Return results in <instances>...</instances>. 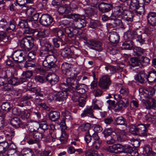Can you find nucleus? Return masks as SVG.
<instances>
[{"label":"nucleus","mask_w":156,"mask_h":156,"mask_svg":"<svg viewBox=\"0 0 156 156\" xmlns=\"http://www.w3.org/2000/svg\"><path fill=\"white\" fill-rule=\"evenodd\" d=\"M65 83H61L59 86V88L62 90L58 91L55 94V100L56 101L60 102L61 104L65 102L69 95V90L67 88H63V86H66Z\"/></svg>","instance_id":"f257e3e1"},{"label":"nucleus","mask_w":156,"mask_h":156,"mask_svg":"<svg viewBox=\"0 0 156 156\" xmlns=\"http://www.w3.org/2000/svg\"><path fill=\"white\" fill-rule=\"evenodd\" d=\"M20 46L22 50L30 51L34 46V40L30 36H27L21 40Z\"/></svg>","instance_id":"f03ea898"},{"label":"nucleus","mask_w":156,"mask_h":156,"mask_svg":"<svg viewBox=\"0 0 156 156\" xmlns=\"http://www.w3.org/2000/svg\"><path fill=\"white\" fill-rule=\"evenodd\" d=\"M20 83H21L20 81V79L19 80L16 77H12L8 81H7L5 79L0 77V86L2 87V88H4L6 90L11 88L9 87V85H17Z\"/></svg>","instance_id":"7ed1b4c3"},{"label":"nucleus","mask_w":156,"mask_h":156,"mask_svg":"<svg viewBox=\"0 0 156 156\" xmlns=\"http://www.w3.org/2000/svg\"><path fill=\"white\" fill-rule=\"evenodd\" d=\"M111 84L110 76L107 75L102 76L99 78L98 85L102 89H108Z\"/></svg>","instance_id":"20e7f679"},{"label":"nucleus","mask_w":156,"mask_h":156,"mask_svg":"<svg viewBox=\"0 0 156 156\" xmlns=\"http://www.w3.org/2000/svg\"><path fill=\"white\" fill-rule=\"evenodd\" d=\"M56 61V58L54 55H50L46 57L42 63L46 68L50 69L54 67Z\"/></svg>","instance_id":"39448f33"},{"label":"nucleus","mask_w":156,"mask_h":156,"mask_svg":"<svg viewBox=\"0 0 156 156\" xmlns=\"http://www.w3.org/2000/svg\"><path fill=\"white\" fill-rule=\"evenodd\" d=\"M24 51L22 50H17L14 51L11 56L14 61L21 62L26 60L25 55L26 53Z\"/></svg>","instance_id":"423d86ee"},{"label":"nucleus","mask_w":156,"mask_h":156,"mask_svg":"<svg viewBox=\"0 0 156 156\" xmlns=\"http://www.w3.org/2000/svg\"><path fill=\"white\" fill-rule=\"evenodd\" d=\"M133 54L135 56H142V61L144 63L146 62L145 60L149 61V59L145 56L146 55V51L145 50L138 47H135L133 49Z\"/></svg>","instance_id":"0eeeda50"},{"label":"nucleus","mask_w":156,"mask_h":156,"mask_svg":"<svg viewBox=\"0 0 156 156\" xmlns=\"http://www.w3.org/2000/svg\"><path fill=\"white\" fill-rule=\"evenodd\" d=\"M40 22L42 25L47 27L53 24V19L49 14H43L40 19Z\"/></svg>","instance_id":"6e6552de"},{"label":"nucleus","mask_w":156,"mask_h":156,"mask_svg":"<svg viewBox=\"0 0 156 156\" xmlns=\"http://www.w3.org/2000/svg\"><path fill=\"white\" fill-rule=\"evenodd\" d=\"M150 126L149 124H141L137 126V134L141 136H146L147 131V128Z\"/></svg>","instance_id":"1a4fd4ad"},{"label":"nucleus","mask_w":156,"mask_h":156,"mask_svg":"<svg viewBox=\"0 0 156 156\" xmlns=\"http://www.w3.org/2000/svg\"><path fill=\"white\" fill-rule=\"evenodd\" d=\"M62 72L66 76L70 78L73 77V74L71 72V66L67 62L63 63L61 67Z\"/></svg>","instance_id":"9d476101"},{"label":"nucleus","mask_w":156,"mask_h":156,"mask_svg":"<svg viewBox=\"0 0 156 156\" xmlns=\"http://www.w3.org/2000/svg\"><path fill=\"white\" fill-rule=\"evenodd\" d=\"M46 80L52 85L57 83L59 80L58 77L54 73H50L46 77Z\"/></svg>","instance_id":"9b49d317"},{"label":"nucleus","mask_w":156,"mask_h":156,"mask_svg":"<svg viewBox=\"0 0 156 156\" xmlns=\"http://www.w3.org/2000/svg\"><path fill=\"white\" fill-rule=\"evenodd\" d=\"M69 79H68L66 80L67 83L68 85L71 86L73 88H75L77 90L76 92H78V94L80 95H85L84 94L85 92V90L83 88H82L81 85L75 86L74 83H70L69 82Z\"/></svg>","instance_id":"f8f14e48"},{"label":"nucleus","mask_w":156,"mask_h":156,"mask_svg":"<svg viewBox=\"0 0 156 156\" xmlns=\"http://www.w3.org/2000/svg\"><path fill=\"white\" fill-rule=\"evenodd\" d=\"M126 10L125 9H124L122 6H115L114 10L113 13L112 15V16H114L115 17L121 16L122 15L124 11Z\"/></svg>","instance_id":"ddd939ff"},{"label":"nucleus","mask_w":156,"mask_h":156,"mask_svg":"<svg viewBox=\"0 0 156 156\" xmlns=\"http://www.w3.org/2000/svg\"><path fill=\"white\" fill-rule=\"evenodd\" d=\"M109 40L111 42L117 44L119 42V36L117 32L112 31L109 33Z\"/></svg>","instance_id":"4468645a"},{"label":"nucleus","mask_w":156,"mask_h":156,"mask_svg":"<svg viewBox=\"0 0 156 156\" xmlns=\"http://www.w3.org/2000/svg\"><path fill=\"white\" fill-rule=\"evenodd\" d=\"M147 75L143 71H140L137 76L135 77V79L141 84L144 83L146 80H147Z\"/></svg>","instance_id":"2eb2a0df"},{"label":"nucleus","mask_w":156,"mask_h":156,"mask_svg":"<svg viewBox=\"0 0 156 156\" xmlns=\"http://www.w3.org/2000/svg\"><path fill=\"white\" fill-rule=\"evenodd\" d=\"M98 7L99 10L101 12H106L109 11L111 9L112 6L111 4L102 2L99 4Z\"/></svg>","instance_id":"dca6fc26"},{"label":"nucleus","mask_w":156,"mask_h":156,"mask_svg":"<svg viewBox=\"0 0 156 156\" xmlns=\"http://www.w3.org/2000/svg\"><path fill=\"white\" fill-rule=\"evenodd\" d=\"M47 30H43L39 31L37 29H35V32L34 34V37L37 38L39 40L45 38L47 36Z\"/></svg>","instance_id":"f3484780"},{"label":"nucleus","mask_w":156,"mask_h":156,"mask_svg":"<svg viewBox=\"0 0 156 156\" xmlns=\"http://www.w3.org/2000/svg\"><path fill=\"white\" fill-rule=\"evenodd\" d=\"M40 44L41 48H46L48 50H53V46L51 45L49 42L44 38L39 39Z\"/></svg>","instance_id":"a211bd4d"},{"label":"nucleus","mask_w":156,"mask_h":156,"mask_svg":"<svg viewBox=\"0 0 156 156\" xmlns=\"http://www.w3.org/2000/svg\"><path fill=\"white\" fill-rule=\"evenodd\" d=\"M143 153L145 156H156V153L152 151V148L148 145L144 146Z\"/></svg>","instance_id":"6ab92c4d"},{"label":"nucleus","mask_w":156,"mask_h":156,"mask_svg":"<svg viewBox=\"0 0 156 156\" xmlns=\"http://www.w3.org/2000/svg\"><path fill=\"white\" fill-rule=\"evenodd\" d=\"M65 17L69 19H72L74 21V22H76L80 20L85 19V16L83 15H80L78 14H70L65 15Z\"/></svg>","instance_id":"aec40b11"},{"label":"nucleus","mask_w":156,"mask_h":156,"mask_svg":"<svg viewBox=\"0 0 156 156\" xmlns=\"http://www.w3.org/2000/svg\"><path fill=\"white\" fill-rule=\"evenodd\" d=\"M12 113L14 115H20L22 119L24 118L25 117L26 118H28L30 115V114L29 112L26 114V112L23 111L20 112L16 107H14L12 109Z\"/></svg>","instance_id":"412c9836"},{"label":"nucleus","mask_w":156,"mask_h":156,"mask_svg":"<svg viewBox=\"0 0 156 156\" xmlns=\"http://www.w3.org/2000/svg\"><path fill=\"white\" fill-rule=\"evenodd\" d=\"M147 18L149 24L156 26V13L155 12H151L148 13Z\"/></svg>","instance_id":"4be33fe9"},{"label":"nucleus","mask_w":156,"mask_h":156,"mask_svg":"<svg viewBox=\"0 0 156 156\" xmlns=\"http://www.w3.org/2000/svg\"><path fill=\"white\" fill-rule=\"evenodd\" d=\"M71 6L68 5L66 4L64 5L59 7L58 9V12L59 14H67L70 11Z\"/></svg>","instance_id":"5701e85b"},{"label":"nucleus","mask_w":156,"mask_h":156,"mask_svg":"<svg viewBox=\"0 0 156 156\" xmlns=\"http://www.w3.org/2000/svg\"><path fill=\"white\" fill-rule=\"evenodd\" d=\"M81 115L82 117L86 116H88L91 118L93 117L94 115L93 114L92 106L87 107L83 111Z\"/></svg>","instance_id":"b1692460"},{"label":"nucleus","mask_w":156,"mask_h":156,"mask_svg":"<svg viewBox=\"0 0 156 156\" xmlns=\"http://www.w3.org/2000/svg\"><path fill=\"white\" fill-rule=\"evenodd\" d=\"M133 13L126 10L124 11L121 17L127 21L132 22L133 20Z\"/></svg>","instance_id":"393cba45"},{"label":"nucleus","mask_w":156,"mask_h":156,"mask_svg":"<svg viewBox=\"0 0 156 156\" xmlns=\"http://www.w3.org/2000/svg\"><path fill=\"white\" fill-rule=\"evenodd\" d=\"M145 105L147 109H153L156 110V101L153 99H149L146 101Z\"/></svg>","instance_id":"a878e982"},{"label":"nucleus","mask_w":156,"mask_h":156,"mask_svg":"<svg viewBox=\"0 0 156 156\" xmlns=\"http://www.w3.org/2000/svg\"><path fill=\"white\" fill-rule=\"evenodd\" d=\"M32 75V72L31 71H27L23 72L22 76V77L20 78V81L21 83L26 82L28 79H29Z\"/></svg>","instance_id":"bb28decb"},{"label":"nucleus","mask_w":156,"mask_h":156,"mask_svg":"<svg viewBox=\"0 0 156 156\" xmlns=\"http://www.w3.org/2000/svg\"><path fill=\"white\" fill-rule=\"evenodd\" d=\"M84 19L80 20L78 21L74 22L73 26H72V28L75 29H80L85 27L86 25V23Z\"/></svg>","instance_id":"cd10ccee"},{"label":"nucleus","mask_w":156,"mask_h":156,"mask_svg":"<svg viewBox=\"0 0 156 156\" xmlns=\"http://www.w3.org/2000/svg\"><path fill=\"white\" fill-rule=\"evenodd\" d=\"M11 124L12 126L16 128L22 126L23 122L18 117H14L12 118L11 121Z\"/></svg>","instance_id":"c85d7f7f"},{"label":"nucleus","mask_w":156,"mask_h":156,"mask_svg":"<svg viewBox=\"0 0 156 156\" xmlns=\"http://www.w3.org/2000/svg\"><path fill=\"white\" fill-rule=\"evenodd\" d=\"M48 116L51 120L55 122L59 119L60 113L58 112L51 111L49 113Z\"/></svg>","instance_id":"c756f323"},{"label":"nucleus","mask_w":156,"mask_h":156,"mask_svg":"<svg viewBox=\"0 0 156 156\" xmlns=\"http://www.w3.org/2000/svg\"><path fill=\"white\" fill-rule=\"evenodd\" d=\"M115 135L117 141L122 142L126 139V136L123 131L119 130L118 132L115 133Z\"/></svg>","instance_id":"7c9ffc66"},{"label":"nucleus","mask_w":156,"mask_h":156,"mask_svg":"<svg viewBox=\"0 0 156 156\" xmlns=\"http://www.w3.org/2000/svg\"><path fill=\"white\" fill-rule=\"evenodd\" d=\"M37 123H38V129L40 128L44 131L48 129L49 125L46 120L42 119Z\"/></svg>","instance_id":"2f4dec72"},{"label":"nucleus","mask_w":156,"mask_h":156,"mask_svg":"<svg viewBox=\"0 0 156 156\" xmlns=\"http://www.w3.org/2000/svg\"><path fill=\"white\" fill-rule=\"evenodd\" d=\"M139 5V0H131L129 6V9L130 11L133 12Z\"/></svg>","instance_id":"473e14b6"},{"label":"nucleus","mask_w":156,"mask_h":156,"mask_svg":"<svg viewBox=\"0 0 156 156\" xmlns=\"http://www.w3.org/2000/svg\"><path fill=\"white\" fill-rule=\"evenodd\" d=\"M88 44L93 47V49L95 50V48H100L101 46V43L98 41L91 39L89 40L88 42Z\"/></svg>","instance_id":"72a5a7b5"},{"label":"nucleus","mask_w":156,"mask_h":156,"mask_svg":"<svg viewBox=\"0 0 156 156\" xmlns=\"http://www.w3.org/2000/svg\"><path fill=\"white\" fill-rule=\"evenodd\" d=\"M147 80L148 82L153 83L156 81V71L153 70L148 73Z\"/></svg>","instance_id":"f704fd0d"},{"label":"nucleus","mask_w":156,"mask_h":156,"mask_svg":"<svg viewBox=\"0 0 156 156\" xmlns=\"http://www.w3.org/2000/svg\"><path fill=\"white\" fill-rule=\"evenodd\" d=\"M97 9L96 6H92L90 5L87 8L85 11V14L88 17L91 16L94 14L95 11Z\"/></svg>","instance_id":"c9c22d12"},{"label":"nucleus","mask_w":156,"mask_h":156,"mask_svg":"<svg viewBox=\"0 0 156 156\" xmlns=\"http://www.w3.org/2000/svg\"><path fill=\"white\" fill-rule=\"evenodd\" d=\"M53 30L55 32L57 33L58 37L60 39L61 41H64L66 40V35L63 31L59 30L58 28H57L53 29Z\"/></svg>","instance_id":"e433bc0d"},{"label":"nucleus","mask_w":156,"mask_h":156,"mask_svg":"<svg viewBox=\"0 0 156 156\" xmlns=\"http://www.w3.org/2000/svg\"><path fill=\"white\" fill-rule=\"evenodd\" d=\"M155 115L154 112H152L151 110H149L148 114L145 116L146 119L149 122L154 123L155 122V119L154 117Z\"/></svg>","instance_id":"4c0bfd02"},{"label":"nucleus","mask_w":156,"mask_h":156,"mask_svg":"<svg viewBox=\"0 0 156 156\" xmlns=\"http://www.w3.org/2000/svg\"><path fill=\"white\" fill-rule=\"evenodd\" d=\"M2 133H4L5 136L6 137V139L7 140H8L10 144L11 143H13L11 140L12 138L15 135V132L14 131L12 130H10V132L6 133H5L4 132L2 131Z\"/></svg>","instance_id":"58836bf2"},{"label":"nucleus","mask_w":156,"mask_h":156,"mask_svg":"<svg viewBox=\"0 0 156 156\" xmlns=\"http://www.w3.org/2000/svg\"><path fill=\"white\" fill-rule=\"evenodd\" d=\"M9 145L8 141L0 142V152L4 153L9 148Z\"/></svg>","instance_id":"ea45409f"},{"label":"nucleus","mask_w":156,"mask_h":156,"mask_svg":"<svg viewBox=\"0 0 156 156\" xmlns=\"http://www.w3.org/2000/svg\"><path fill=\"white\" fill-rule=\"evenodd\" d=\"M133 43L131 40L125 41L122 44V48L124 49L130 50L133 48Z\"/></svg>","instance_id":"a19ab883"},{"label":"nucleus","mask_w":156,"mask_h":156,"mask_svg":"<svg viewBox=\"0 0 156 156\" xmlns=\"http://www.w3.org/2000/svg\"><path fill=\"white\" fill-rule=\"evenodd\" d=\"M155 26H156L148 24L147 27L145 28L144 33L143 34V35L145 34L148 35V34L152 33L155 30Z\"/></svg>","instance_id":"79ce46f5"},{"label":"nucleus","mask_w":156,"mask_h":156,"mask_svg":"<svg viewBox=\"0 0 156 156\" xmlns=\"http://www.w3.org/2000/svg\"><path fill=\"white\" fill-rule=\"evenodd\" d=\"M28 130L30 132L34 133L38 129V123H34L27 125Z\"/></svg>","instance_id":"37998d69"},{"label":"nucleus","mask_w":156,"mask_h":156,"mask_svg":"<svg viewBox=\"0 0 156 156\" xmlns=\"http://www.w3.org/2000/svg\"><path fill=\"white\" fill-rule=\"evenodd\" d=\"M9 148L10 149L8 151L7 153V156L13 154H17L16 150V146L13 143H11L9 144Z\"/></svg>","instance_id":"c03bdc74"},{"label":"nucleus","mask_w":156,"mask_h":156,"mask_svg":"<svg viewBox=\"0 0 156 156\" xmlns=\"http://www.w3.org/2000/svg\"><path fill=\"white\" fill-rule=\"evenodd\" d=\"M71 51L70 49L68 47L64 48L61 51V55L65 58H68L71 54Z\"/></svg>","instance_id":"a18cd8bd"},{"label":"nucleus","mask_w":156,"mask_h":156,"mask_svg":"<svg viewBox=\"0 0 156 156\" xmlns=\"http://www.w3.org/2000/svg\"><path fill=\"white\" fill-rule=\"evenodd\" d=\"M12 105L9 102H3L1 105L2 109L6 112L9 111L12 108Z\"/></svg>","instance_id":"49530a36"},{"label":"nucleus","mask_w":156,"mask_h":156,"mask_svg":"<svg viewBox=\"0 0 156 156\" xmlns=\"http://www.w3.org/2000/svg\"><path fill=\"white\" fill-rule=\"evenodd\" d=\"M23 156H33V152L29 148H24L21 151Z\"/></svg>","instance_id":"de8ad7c7"},{"label":"nucleus","mask_w":156,"mask_h":156,"mask_svg":"<svg viewBox=\"0 0 156 156\" xmlns=\"http://www.w3.org/2000/svg\"><path fill=\"white\" fill-rule=\"evenodd\" d=\"M124 146L121 144H115L112 146V148L115 151H117L119 153L123 152Z\"/></svg>","instance_id":"09e8293b"},{"label":"nucleus","mask_w":156,"mask_h":156,"mask_svg":"<svg viewBox=\"0 0 156 156\" xmlns=\"http://www.w3.org/2000/svg\"><path fill=\"white\" fill-rule=\"evenodd\" d=\"M85 156H98V152L95 150L90 149L87 150L84 152Z\"/></svg>","instance_id":"8fccbe9b"},{"label":"nucleus","mask_w":156,"mask_h":156,"mask_svg":"<svg viewBox=\"0 0 156 156\" xmlns=\"http://www.w3.org/2000/svg\"><path fill=\"white\" fill-rule=\"evenodd\" d=\"M16 23L15 22L13 21H10L9 26L6 28V31L8 32H11L14 30L16 28Z\"/></svg>","instance_id":"3c124183"},{"label":"nucleus","mask_w":156,"mask_h":156,"mask_svg":"<svg viewBox=\"0 0 156 156\" xmlns=\"http://www.w3.org/2000/svg\"><path fill=\"white\" fill-rule=\"evenodd\" d=\"M1 41L7 43V44H9L11 38L6 35V34L1 33L0 34Z\"/></svg>","instance_id":"603ef678"},{"label":"nucleus","mask_w":156,"mask_h":156,"mask_svg":"<svg viewBox=\"0 0 156 156\" xmlns=\"http://www.w3.org/2000/svg\"><path fill=\"white\" fill-rule=\"evenodd\" d=\"M29 51H24L26 53V55H25V58L26 60L27 57H28L29 58L33 60L35 58L36 54L35 51H31L28 53V52Z\"/></svg>","instance_id":"864d4df0"},{"label":"nucleus","mask_w":156,"mask_h":156,"mask_svg":"<svg viewBox=\"0 0 156 156\" xmlns=\"http://www.w3.org/2000/svg\"><path fill=\"white\" fill-rule=\"evenodd\" d=\"M72 27H66L65 28V33L68 35L69 37L71 38L72 40L75 39L73 34L72 32L71 29Z\"/></svg>","instance_id":"5fc2aeb1"},{"label":"nucleus","mask_w":156,"mask_h":156,"mask_svg":"<svg viewBox=\"0 0 156 156\" xmlns=\"http://www.w3.org/2000/svg\"><path fill=\"white\" fill-rule=\"evenodd\" d=\"M91 125L90 123H87L83 124L80 127V129L83 131H87V133L90 132L89 130L91 128Z\"/></svg>","instance_id":"6e6d98bb"},{"label":"nucleus","mask_w":156,"mask_h":156,"mask_svg":"<svg viewBox=\"0 0 156 156\" xmlns=\"http://www.w3.org/2000/svg\"><path fill=\"white\" fill-rule=\"evenodd\" d=\"M133 12H134L137 15H141L144 14L145 12L144 7V6H139V7L136 8V9L133 11Z\"/></svg>","instance_id":"4d7b16f0"},{"label":"nucleus","mask_w":156,"mask_h":156,"mask_svg":"<svg viewBox=\"0 0 156 156\" xmlns=\"http://www.w3.org/2000/svg\"><path fill=\"white\" fill-rule=\"evenodd\" d=\"M33 138L37 141L41 139L43 137L42 134L39 133L37 131L31 134Z\"/></svg>","instance_id":"13d9d810"},{"label":"nucleus","mask_w":156,"mask_h":156,"mask_svg":"<svg viewBox=\"0 0 156 156\" xmlns=\"http://www.w3.org/2000/svg\"><path fill=\"white\" fill-rule=\"evenodd\" d=\"M105 69L107 72H109L111 74L117 71V69L115 66L110 65H108L105 67Z\"/></svg>","instance_id":"bf43d9fd"},{"label":"nucleus","mask_w":156,"mask_h":156,"mask_svg":"<svg viewBox=\"0 0 156 156\" xmlns=\"http://www.w3.org/2000/svg\"><path fill=\"white\" fill-rule=\"evenodd\" d=\"M116 136L115 132L113 133L111 136V138L106 141V144L110 145L115 143L117 141L115 138Z\"/></svg>","instance_id":"052dcab7"},{"label":"nucleus","mask_w":156,"mask_h":156,"mask_svg":"<svg viewBox=\"0 0 156 156\" xmlns=\"http://www.w3.org/2000/svg\"><path fill=\"white\" fill-rule=\"evenodd\" d=\"M82 95L80 97L78 101L79 106L81 107H83L85 105V99L87 97L85 95Z\"/></svg>","instance_id":"680f3d73"},{"label":"nucleus","mask_w":156,"mask_h":156,"mask_svg":"<svg viewBox=\"0 0 156 156\" xmlns=\"http://www.w3.org/2000/svg\"><path fill=\"white\" fill-rule=\"evenodd\" d=\"M131 62L130 65L133 67L139 66L140 64V62L138 59L136 58H133L130 59Z\"/></svg>","instance_id":"e2e57ef3"},{"label":"nucleus","mask_w":156,"mask_h":156,"mask_svg":"<svg viewBox=\"0 0 156 156\" xmlns=\"http://www.w3.org/2000/svg\"><path fill=\"white\" fill-rule=\"evenodd\" d=\"M93 74L94 80L91 82L90 85V89L92 91L96 89L97 87V80L95 79V75L94 72L93 73Z\"/></svg>","instance_id":"0e129e2a"},{"label":"nucleus","mask_w":156,"mask_h":156,"mask_svg":"<svg viewBox=\"0 0 156 156\" xmlns=\"http://www.w3.org/2000/svg\"><path fill=\"white\" fill-rule=\"evenodd\" d=\"M119 92L122 96L126 97L128 96L129 93L128 88L126 87H122L119 90Z\"/></svg>","instance_id":"69168bd1"},{"label":"nucleus","mask_w":156,"mask_h":156,"mask_svg":"<svg viewBox=\"0 0 156 156\" xmlns=\"http://www.w3.org/2000/svg\"><path fill=\"white\" fill-rule=\"evenodd\" d=\"M62 114L65 117V120L67 121L71 120L72 119L71 114L68 111L65 110L62 112Z\"/></svg>","instance_id":"338daca9"},{"label":"nucleus","mask_w":156,"mask_h":156,"mask_svg":"<svg viewBox=\"0 0 156 156\" xmlns=\"http://www.w3.org/2000/svg\"><path fill=\"white\" fill-rule=\"evenodd\" d=\"M77 37L81 40H86L87 39L86 34L84 32H82L81 31L77 32Z\"/></svg>","instance_id":"774afa93"}]
</instances>
